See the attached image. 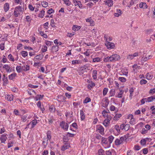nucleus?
Returning a JSON list of instances; mask_svg holds the SVG:
<instances>
[{
    "instance_id": "nucleus-51",
    "label": "nucleus",
    "mask_w": 155,
    "mask_h": 155,
    "mask_svg": "<svg viewBox=\"0 0 155 155\" xmlns=\"http://www.w3.org/2000/svg\"><path fill=\"white\" fill-rule=\"evenodd\" d=\"M51 25L52 27H55V24L54 22V20L53 19H51Z\"/></svg>"
},
{
    "instance_id": "nucleus-52",
    "label": "nucleus",
    "mask_w": 155,
    "mask_h": 155,
    "mask_svg": "<svg viewBox=\"0 0 155 155\" xmlns=\"http://www.w3.org/2000/svg\"><path fill=\"white\" fill-rule=\"evenodd\" d=\"M45 12L44 10H41L40 14H39V16L40 17L43 18V16H44Z\"/></svg>"
},
{
    "instance_id": "nucleus-9",
    "label": "nucleus",
    "mask_w": 155,
    "mask_h": 155,
    "mask_svg": "<svg viewBox=\"0 0 155 155\" xmlns=\"http://www.w3.org/2000/svg\"><path fill=\"white\" fill-rule=\"evenodd\" d=\"M105 4L109 7H111L113 5V2L111 0H107L104 1Z\"/></svg>"
},
{
    "instance_id": "nucleus-23",
    "label": "nucleus",
    "mask_w": 155,
    "mask_h": 155,
    "mask_svg": "<svg viewBox=\"0 0 155 155\" xmlns=\"http://www.w3.org/2000/svg\"><path fill=\"white\" fill-rule=\"evenodd\" d=\"M101 143L103 144H108V141L107 140V139L106 138L102 137L101 139Z\"/></svg>"
},
{
    "instance_id": "nucleus-1",
    "label": "nucleus",
    "mask_w": 155,
    "mask_h": 155,
    "mask_svg": "<svg viewBox=\"0 0 155 155\" xmlns=\"http://www.w3.org/2000/svg\"><path fill=\"white\" fill-rule=\"evenodd\" d=\"M120 59V56L116 54L112 55L110 56H107L104 58V61L105 62L113 61H117Z\"/></svg>"
},
{
    "instance_id": "nucleus-3",
    "label": "nucleus",
    "mask_w": 155,
    "mask_h": 155,
    "mask_svg": "<svg viewBox=\"0 0 155 155\" xmlns=\"http://www.w3.org/2000/svg\"><path fill=\"white\" fill-rule=\"evenodd\" d=\"M60 125L64 129L67 130L68 128V124L64 121H62L60 123Z\"/></svg>"
},
{
    "instance_id": "nucleus-45",
    "label": "nucleus",
    "mask_w": 155,
    "mask_h": 155,
    "mask_svg": "<svg viewBox=\"0 0 155 155\" xmlns=\"http://www.w3.org/2000/svg\"><path fill=\"white\" fill-rule=\"evenodd\" d=\"M4 10H8L9 9V5L8 3H5L4 6Z\"/></svg>"
},
{
    "instance_id": "nucleus-44",
    "label": "nucleus",
    "mask_w": 155,
    "mask_h": 155,
    "mask_svg": "<svg viewBox=\"0 0 155 155\" xmlns=\"http://www.w3.org/2000/svg\"><path fill=\"white\" fill-rule=\"evenodd\" d=\"M21 54L24 57H25L28 55L27 52L25 51H22L21 52Z\"/></svg>"
},
{
    "instance_id": "nucleus-55",
    "label": "nucleus",
    "mask_w": 155,
    "mask_h": 155,
    "mask_svg": "<svg viewBox=\"0 0 155 155\" xmlns=\"http://www.w3.org/2000/svg\"><path fill=\"white\" fill-rule=\"evenodd\" d=\"M21 120L23 122H25L26 120L27 116L25 115L22 116L21 117Z\"/></svg>"
},
{
    "instance_id": "nucleus-4",
    "label": "nucleus",
    "mask_w": 155,
    "mask_h": 155,
    "mask_svg": "<svg viewBox=\"0 0 155 155\" xmlns=\"http://www.w3.org/2000/svg\"><path fill=\"white\" fill-rule=\"evenodd\" d=\"M7 134H3L1 135L0 139L1 143H5V141L7 139Z\"/></svg>"
},
{
    "instance_id": "nucleus-42",
    "label": "nucleus",
    "mask_w": 155,
    "mask_h": 155,
    "mask_svg": "<svg viewBox=\"0 0 155 155\" xmlns=\"http://www.w3.org/2000/svg\"><path fill=\"white\" fill-rule=\"evenodd\" d=\"M118 80L122 82H125L126 81V79L125 78L122 77H119Z\"/></svg>"
},
{
    "instance_id": "nucleus-25",
    "label": "nucleus",
    "mask_w": 155,
    "mask_h": 155,
    "mask_svg": "<svg viewBox=\"0 0 155 155\" xmlns=\"http://www.w3.org/2000/svg\"><path fill=\"white\" fill-rule=\"evenodd\" d=\"M155 99V96H153L148 97L147 98V102H150Z\"/></svg>"
},
{
    "instance_id": "nucleus-53",
    "label": "nucleus",
    "mask_w": 155,
    "mask_h": 155,
    "mask_svg": "<svg viewBox=\"0 0 155 155\" xmlns=\"http://www.w3.org/2000/svg\"><path fill=\"white\" fill-rule=\"evenodd\" d=\"M147 81L144 79H141L140 81L141 84H145L147 83Z\"/></svg>"
},
{
    "instance_id": "nucleus-30",
    "label": "nucleus",
    "mask_w": 155,
    "mask_h": 155,
    "mask_svg": "<svg viewBox=\"0 0 155 155\" xmlns=\"http://www.w3.org/2000/svg\"><path fill=\"white\" fill-rule=\"evenodd\" d=\"M16 70L18 73H20L23 71L22 68V66H17L16 67Z\"/></svg>"
},
{
    "instance_id": "nucleus-57",
    "label": "nucleus",
    "mask_w": 155,
    "mask_h": 155,
    "mask_svg": "<svg viewBox=\"0 0 155 155\" xmlns=\"http://www.w3.org/2000/svg\"><path fill=\"white\" fill-rule=\"evenodd\" d=\"M140 144L142 145H144L146 143V140L144 139L141 140L140 142Z\"/></svg>"
},
{
    "instance_id": "nucleus-59",
    "label": "nucleus",
    "mask_w": 155,
    "mask_h": 155,
    "mask_svg": "<svg viewBox=\"0 0 155 155\" xmlns=\"http://www.w3.org/2000/svg\"><path fill=\"white\" fill-rule=\"evenodd\" d=\"M8 58L10 60L12 61H14V58L13 57L12 55L11 54H10L8 55Z\"/></svg>"
},
{
    "instance_id": "nucleus-22",
    "label": "nucleus",
    "mask_w": 155,
    "mask_h": 155,
    "mask_svg": "<svg viewBox=\"0 0 155 155\" xmlns=\"http://www.w3.org/2000/svg\"><path fill=\"white\" fill-rule=\"evenodd\" d=\"M16 75V74L15 73H13L9 75V79L10 80H12L15 78Z\"/></svg>"
},
{
    "instance_id": "nucleus-37",
    "label": "nucleus",
    "mask_w": 155,
    "mask_h": 155,
    "mask_svg": "<svg viewBox=\"0 0 155 155\" xmlns=\"http://www.w3.org/2000/svg\"><path fill=\"white\" fill-rule=\"evenodd\" d=\"M91 101V99L88 97H87L83 101L84 103H87Z\"/></svg>"
},
{
    "instance_id": "nucleus-15",
    "label": "nucleus",
    "mask_w": 155,
    "mask_h": 155,
    "mask_svg": "<svg viewBox=\"0 0 155 155\" xmlns=\"http://www.w3.org/2000/svg\"><path fill=\"white\" fill-rule=\"evenodd\" d=\"M109 104V101L108 99H106L104 101L102 106L104 107H107Z\"/></svg>"
},
{
    "instance_id": "nucleus-60",
    "label": "nucleus",
    "mask_w": 155,
    "mask_h": 155,
    "mask_svg": "<svg viewBox=\"0 0 155 155\" xmlns=\"http://www.w3.org/2000/svg\"><path fill=\"white\" fill-rule=\"evenodd\" d=\"M127 59L129 60L133 59L134 58L132 54H129L127 57Z\"/></svg>"
},
{
    "instance_id": "nucleus-34",
    "label": "nucleus",
    "mask_w": 155,
    "mask_h": 155,
    "mask_svg": "<svg viewBox=\"0 0 155 155\" xmlns=\"http://www.w3.org/2000/svg\"><path fill=\"white\" fill-rule=\"evenodd\" d=\"M51 133L50 131H48L47 133V139L48 140H50L51 138Z\"/></svg>"
},
{
    "instance_id": "nucleus-18",
    "label": "nucleus",
    "mask_w": 155,
    "mask_h": 155,
    "mask_svg": "<svg viewBox=\"0 0 155 155\" xmlns=\"http://www.w3.org/2000/svg\"><path fill=\"white\" fill-rule=\"evenodd\" d=\"M122 14L121 10H116L114 14V16L116 17H118Z\"/></svg>"
},
{
    "instance_id": "nucleus-54",
    "label": "nucleus",
    "mask_w": 155,
    "mask_h": 155,
    "mask_svg": "<svg viewBox=\"0 0 155 155\" xmlns=\"http://www.w3.org/2000/svg\"><path fill=\"white\" fill-rule=\"evenodd\" d=\"M130 127V125L129 124H127L126 125H125V131H127L128 130Z\"/></svg>"
},
{
    "instance_id": "nucleus-38",
    "label": "nucleus",
    "mask_w": 155,
    "mask_h": 155,
    "mask_svg": "<svg viewBox=\"0 0 155 155\" xmlns=\"http://www.w3.org/2000/svg\"><path fill=\"white\" fill-rule=\"evenodd\" d=\"M50 110L51 112H54L55 111V108L54 106L53 105H51L50 107Z\"/></svg>"
},
{
    "instance_id": "nucleus-6",
    "label": "nucleus",
    "mask_w": 155,
    "mask_h": 155,
    "mask_svg": "<svg viewBox=\"0 0 155 155\" xmlns=\"http://www.w3.org/2000/svg\"><path fill=\"white\" fill-rule=\"evenodd\" d=\"M66 99V97L62 95H59L57 97V100L59 102H63Z\"/></svg>"
},
{
    "instance_id": "nucleus-29",
    "label": "nucleus",
    "mask_w": 155,
    "mask_h": 155,
    "mask_svg": "<svg viewBox=\"0 0 155 155\" xmlns=\"http://www.w3.org/2000/svg\"><path fill=\"white\" fill-rule=\"evenodd\" d=\"M44 97L43 95H37L35 97V99L36 101H37L38 100H40L42 99L43 97Z\"/></svg>"
},
{
    "instance_id": "nucleus-12",
    "label": "nucleus",
    "mask_w": 155,
    "mask_h": 155,
    "mask_svg": "<svg viewBox=\"0 0 155 155\" xmlns=\"http://www.w3.org/2000/svg\"><path fill=\"white\" fill-rule=\"evenodd\" d=\"M3 78H2V81H3V84L4 85H6L8 83V80L7 77L5 76V74L3 75Z\"/></svg>"
},
{
    "instance_id": "nucleus-41",
    "label": "nucleus",
    "mask_w": 155,
    "mask_h": 155,
    "mask_svg": "<svg viewBox=\"0 0 155 155\" xmlns=\"http://www.w3.org/2000/svg\"><path fill=\"white\" fill-rule=\"evenodd\" d=\"M108 91V89L107 88H104L103 90V94L104 96H105L107 94Z\"/></svg>"
},
{
    "instance_id": "nucleus-33",
    "label": "nucleus",
    "mask_w": 155,
    "mask_h": 155,
    "mask_svg": "<svg viewBox=\"0 0 155 155\" xmlns=\"http://www.w3.org/2000/svg\"><path fill=\"white\" fill-rule=\"evenodd\" d=\"M43 55L42 54H40L39 55L36 56L35 58L37 59L41 60L43 58Z\"/></svg>"
},
{
    "instance_id": "nucleus-24",
    "label": "nucleus",
    "mask_w": 155,
    "mask_h": 155,
    "mask_svg": "<svg viewBox=\"0 0 155 155\" xmlns=\"http://www.w3.org/2000/svg\"><path fill=\"white\" fill-rule=\"evenodd\" d=\"M5 97L7 98L8 101H12L13 100V95L12 94L7 95V96H6Z\"/></svg>"
},
{
    "instance_id": "nucleus-10",
    "label": "nucleus",
    "mask_w": 155,
    "mask_h": 155,
    "mask_svg": "<svg viewBox=\"0 0 155 155\" xmlns=\"http://www.w3.org/2000/svg\"><path fill=\"white\" fill-rule=\"evenodd\" d=\"M73 2L74 4V5L75 6L78 7L80 8L82 7V4H81L80 2L77 1L76 0H74Z\"/></svg>"
},
{
    "instance_id": "nucleus-49",
    "label": "nucleus",
    "mask_w": 155,
    "mask_h": 155,
    "mask_svg": "<svg viewBox=\"0 0 155 155\" xmlns=\"http://www.w3.org/2000/svg\"><path fill=\"white\" fill-rule=\"evenodd\" d=\"M100 58L99 57H97L93 59V62H94L100 61Z\"/></svg>"
},
{
    "instance_id": "nucleus-63",
    "label": "nucleus",
    "mask_w": 155,
    "mask_h": 155,
    "mask_svg": "<svg viewBox=\"0 0 155 155\" xmlns=\"http://www.w3.org/2000/svg\"><path fill=\"white\" fill-rule=\"evenodd\" d=\"M134 90L133 88H131L130 89L129 92L130 93V97H131L133 96L132 94H133V92H134Z\"/></svg>"
},
{
    "instance_id": "nucleus-40",
    "label": "nucleus",
    "mask_w": 155,
    "mask_h": 155,
    "mask_svg": "<svg viewBox=\"0 0 155 155\" xmlns=\"http://www.w3.org/2000/svg\"><path fill=\"white\" fill-rule=\"evenodd\" d=\"M41 4L42 6L44 8L47 7L48 5V3L45 2H41Z\"/></svg>"
},
{
    "instance_id": "nucleus-56",
    "label": "nucleus",
    "mask_w": 155,
    "mask_h": 155,
    "mask_svg": "<svg viewBox=\"0 0 155 155\" xmlns=\"http://www.w3.org/2000/svg\"><path fill=\"white\" fill-rule=\"evenodd\" d=\"M95 86V83L94 82H91V84H89L88 85V87H90L92 88L94 86Z\"/></svg>"
},
{
    "instance_id": "nucleus-43",
    "label": "nucleus",
    "mask_w": 155,
    "mask_h": 155,
    "mask_svg": "<svg viewBox=\"0 0 155 155\" xmlns=\"http://www.w3.org/2000/svg\"><path fill=\"white\" fill-rule=\"evenodd\" d=\"M124 91L120 90V92L118 93L117 97L119 98H121L122 97V95L123 94Z\"/></svg>"
},
{
    "instance_id": "nucleus-7",
    "label": "nucleus",
    "mask_w": 155,
    "mask_h": 155,
    "mask_svg": "<svg viewBox=\"0 0 155 155\" xmlns=\"http://www.w3.org/2000/svg\"><path fill=\"white\" fill-rule=\"evenodd\" d=\"M3 67L5 69L6 72L8 73H9L12 71V68L8 64H5Z\"/></svg>"
},
{
    "instance_id": "nucleus-61",
    "label": "nucleus",
    "mask_w": 155,
    "mask_h": 155,
    "mask_svg": "<svg viewBox=\"0 0 155 155\" xmlns=\"http://www.w3.org/2000/svg\"><path fill=\"white\" fill-rule=\"evenodd\" d=\"M28 86L30 87L33 88H36L38 87V85H34L31 84H29Z\"/></svg>"
},
{
    "instance_id": "nucleus-11",
    "label": "nucleus",
    "mask_w": 155,
    "mask_h": 155,
    "mask_svg": "<svg viewBox=\"0 0 155 155\" xmlns=\"http://www.w3.org/2000/svg\"><path fill=\"white\" fill-rule=\"evenodd\" d=\"M86 21L87 22H89L91 26H93L94 25V22L92 20L91 17L86 19Z\"/></svg>"
},
{
    "instance_id": "nucleus-31",
    "label": "nucleus",
    "mask_w": 155,
    "mask_h": 155,
    "mask_svg": "<svg viewBox=\"0 0 155 155\" xmlns=\"http://www.w3.org/2000/svg\"><path fill=\"white\" fill-rule=\"evenodd\" d=\"M97 71L96 70H94L93 71L92 73V76L94 79H96L97 78Z\"/></svg>"
},
{
    "instance_id": "nucleus-17",
    "label": "nucleus",
    "mask_w": 155,
    "mask_h": 155,
    "mask_svg": "<svg viewBox=\"0 0 155 155\" xmlns=\"http://www.w3.org/2000/svg\"><path fill=\"white\" fill-rule=\"evenodd\" d=\"M48 140L47 138H44L42 144L44 148H45L48 144Z\"/></svg>"
},
{
    "instance_id": "nucleus-39",
    "label": "nucleus",
    "mask_w": 155,
    "mask_h": 155,
    "mask_svg": "<svg viewBox=\"0 0 155 155\" xmlns=\"http://www.w3.org/2000/svg\"><path fill=\"white\" fill-rule=\"evenodd\" d=\"M122 116L121 114H117L114 117V119L115 120H118V118Z\"/></svg>"
},
{
    "instance_id": "nucleus-32",
    "label": "nucleus",
    "mask_w": 155,
    "mask_h": 155,
    "mask_svg": "<svg viewBox=\"0 0 155 155\" xmlns=\"http://www.w3.org/2000/svg\"><path fill=\"white\" fill-rule=\"evenodd\" d=\"M58 50V46H53L52 48V50L53 52L57 51Z\"/></svg>"
},
{
    "instance_id": "nucleus-16",
    "label": "nucleus",
    "mask_w": 155,
    "mask_h": 155,
    "mask_svg": "<svg viewBox=\"0 0 155 155\" xmlns=\"http://www.w3.org/2000/svg\"><path fill=\"white\" fill-rule=\"evenodd\" d=\"M110 123V119H107L105 120L103 123L104 125L107 127L108 126Z\"/></svg>"
},
{
    "instance_id": "nucleus-35",
    "label": "nucleus",
    "mask_w": 155,
    "mask_h": 155,
    "mask_svg": "<svg viewBox=\"0 0 155 155\" xmlns=\"http://www.w3.org/2000/svg\"><path fill=\"white\" fill-rule=\"evenodd\" d=\"M114 137L112 136H110L108 137V141L109 144L111 143L114 139Z\"/></svg>"
},
{
    "instance_id": "nucleus-50",
    "label": "nucleus",
    "mask_w": 155,
    "mask_h": 155,
    "mask_svg": "<svg viewBox=\"0 0 155 155\" xmlns=\"http://www.w3.org/2000/svg\"><path fill=\"white\" fill-rule=\"evenodd\" d=\"M25 21L28 22L30 23L31 21V18L29 16H27L25 18Z\"/></svg>"
},
{
    "instance_id": "nucleus-13",
    "label": "nucleus",
    "mask_w": 155,
    "mask_h": 155,
    "mask_svg": "<svg viewBox=\"0 0 155 155\" xmlns=\"http://www.w3.org/2000/svg\"><path fill=\"white\" fill-rule=\"evenodd\" d=\"M23 10H15L14 12V15L15 17H18L21 12H23Z\"/></svg>"
},
{
    "instance_id": "nucleus-19",
    "label": "nucleus",
    "mask_w": 155,
    "mask_h": 155,
    "mask_svg": "<svg viewBox=\"0 0 155 155\" xmlns=\"http://www.w3.org/2000/svg\"><path fill=\"white\" fill-rule=\"evenodd\" d=\"M41 102L40 101H39L38 102L37 105L38 107L40 108L42 112L45 110V108L43 107V106H41Z\"/></svg>"
},
{
    "instance_id": "nucleus-28",
    "label": "nucleus",
    "mask_w": 155,
    "mask_h": 155,
    "mask_svg": "<svg viewBox=\"0 0 155 155\" xmlns=\"http://www.w3.org/2000/svg\"><path fill=\"white\" fill-rule=\"evenodd\" d=\"M69 147L70 146L68 144H65L62 147L61 150L62 151L68 149Z\"/></svg>"
},
{
    "instance_id": "nucleus-21",
    "label": "nucleus",
    "mask_w": 155,
    "mask_h": 155,
    "mask_svg": "<svg viewBox=\"0 0 155 155\" xmlns=\"http://www.w3.org/2000/svg\"><path fill=\"white\" fill-rule=\"evenodd\" d=\"M37 123V121L36 120H33L30 123V125H31V128H33Z\"/></svg>"
},
{
    "instance_id": "nucleus-62",
    "label": "nucleus",
    "mask_w": 155,
    "mask_h": 155,
    "mask_svg": "<svg viewBox=\"0 0 155 155\" xmlns=\"http://www.w3.org/2000/svg\"><path fill=\"white\" fill-rule=\"evenodd\" d=\"M146 77L147 79L150 80L152 78V76H151L150 74H147L146 75Z\"/></svg>"
},
{
    "instance_id": "nucleus-26",
    "label": "nucleus",
    "mask_w": 155,
    "mask_h": 155,
    "mask_svg": "<svg viewBox=\"0 0 155 155\" xmlns=\"http://www.w3.org/2000/svg\"><path fill=\"white\" fill-rule=\"evenodd\" d=\"M81 28V27L80 26H78L76 25H74L72 27V30L74 31H76L79 30Z\"/></svg>"
},
{
    "instance_id": "nucleus-20",
    "label": "nucleus",
    "mask_w": 155,
    "mask_h": 155,
    "mask_svg": "<svg viewBox=\"0 0 155 155\" xmlns=\"http://www.w3.org/2000/svg\"><path fill=\"white\" fill-rule=\"evenodd\" d=\"M22 71H27L29 70L30 67L28 65H24L22 66Z\"/></svg>"
},
{
    "instance_id": "nucleus-48",
    "label": "nucleus",
    "mask_w": 155,
    "mask_h": 155,
    "mask_svg": "<svg viewBox=\"0 0 155 155\" xmlns=\"http://www.w3.org/2000/svg\"><path fill=\"white\" fill-rule=\"evenodd\" d=\"M151 58V56L150 55L148 56L147 57H145L144 58H142V60L143 61H147V60H148L149 59H150Z\"/></svg>"
},
{
    "instance_id": "nucleus-14",
    "label": "nucleus",
    "mask_w": 155,
    "mask_h": 155,
    "mask_svg": "<svg viewBox=\"0 0 155 155\" xmlns=\"http://www.w3.org/2000/svg\"><path fill=\"white\" fill-rule=\"evenodd\" d=\"M139 7L140 8L146 9L147 8V5L146 3L141 2L139 5Z\"/></svg>"
},
{
    "instance_id": "nucleus-36",
    "label": "nucleus",
    "mask_w": 155,
    "mask_h": 155,
    "mask_svg": "<svg viewBox=\"0 0 155 155\" xmlns=\"http://www.w3.org/2000/svg\"><path fill=\"white\" fill-rule=\"evenodd\" d=\"M115 144L116 145H119L122 143L120 142V140L119 139H117L115 141Z\"/></svg>"
},
{
    "instance_id": "nucleus-5",
    "label": "nucleus",
    "mask_w": 155,
    "mask_h": 155,
    "mask_svg": "<svg viewBox=\"0 0 155 155\" xmlns=\"http://www.w3.org/2000/svg\"><path fill=\"white\" fill-rule=\"evenodd\" d=\"M105 45L108 49L114 48L115 47L114 44V43L110 42L108 41H107Z\"/></svg>"
},
{
    "instance_id": "nucleus-8",
    "label": "nucleus",
    "mask_w": 155,
    "mask_h": 155,
    "mask_svg": "<svg viewBox=\"0 0 155 155\" xmlns=\"http://www.w3.org/2000/svg\"><path fill=\"white\" fill-rule=\"evenodd\" d=\"M128 119H130V120L129 123L130 124H134L135 121L134 118H133V115L132 114H129L128 116Z\"/></svg>"
},
{
    "instance_id": "nucleus-2",
    "label": "nucleus",
    "mask_w": 155,
    "mask_h": 155,
    "mask_svg": "<svg viewBox=\"0 0 155 155\" xmlns=\"http://www.w3.org/2000/svg\"><path fill=\"white\" fill-rule=\"evenodd\" d=\"M97 130L101 135L104 134V128L103 126L101 125H98L97 126Z\"/></svg>"
},
{
    "instance_id": "nucleus-64",
    "label": "nucleus",
    "mask_w": 155,
    "mask_h": 155,
    "mask_svg": "<svg viewBox=\"0 0 155 155\" xmlns=\"http://www.w3.org/2000/svg\"><path fill=\"white\" fill-rule=\"evenodd\" d=\"M155 93V88L150 89L149 91V94H153Z\"/></svg>"
},
{
    "instance_id": "nucleus-46",
    "label": "nucleus",
    "mask_w": 155,
    "mask_h": 155,
    "mask_svg": "<svg viewBox=\"0 0 155 155\" xmlns=\"http://www.w3.org/2000/svg\"><path fill=\"white\" fill-rule=\"evenodd\" d=\"M28 92L29 94H30V95L32 94V93L34 92L35 93V94H36V93L35 91L31 89H28Z\"/></svg>"
},
{
    "instance_id": "nucleus-47",
    "label": "nucleus",
    "mask_w": 155,
    "mask_h": 155,
    "mask_svg": "<svg viewBox=\"0 0 155 155\" xmlns=\"http://www.w3.org/2000/svg\"><path fill=\"white\" fill-rule=\"evenodd\" d=\"M80 61L79 60H73L72 61V64H78L80 63Z\"/></svg>"
},
{
    "instance_id": "nucleus-58",
    "label": "nucleus",
    "mask_w": 155,
    "mask_h": 155,
    "mask_svg": "<svg viewBox=\"0 0 155 155\" xmlns=\"http://www.w3.org/2000/svg\"><path fill=\"white\" fill-rule=\"evenodd\" d=\"M64 3L67 5H69L71 4V2L69 0H63Z\"/></svg>"
},
{
    "instance_id": "nucleus-27",
    "label": "nucleus",
    "mask_w": 155,
    "mask_h": 155,
    "mask_svg": "<svg viewBox=\"0 0 155 155\" xmlns=\"http://www.w3.org/2000/svg\"><path fill=\"white\" fill-rule=\"evenodd\" d=\"M81 118L82 120H84L85 118V116L82 110H80V111Z\"/></svg>"
}]
</instances>
